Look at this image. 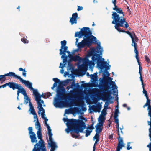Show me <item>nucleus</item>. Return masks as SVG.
Returning a JSON list of instances; mask_svg holds the SVG:
<instances>
[{
  "label": "nucleus",
  "mask_w": 151,
  "mask_h": 151,
  "mask_svg": "<svg viewBox=\"0 0 151 151\" xmlns=\"http://www.w3.org/2000/svg\"><path fill=\"white\" fill-rule=\"evenodd\" d=\"M31 110V113L34 115V118H37V114L35 112V111L34 108H32L31 109H30L29 110Z\"/></svg>",
  "instance_id": "29"
},
{
  "label": "nucleus",
  "mask_w": 151,
  "mask_h": 151,
  "mask_svg": "<svg viewBox=\"0 0 151 151\" xmlns=\"http://www.w3.org/2000/svg\"><path fill=\"white\" fill-rule=\"evenodd\" d=\"M103 90L102 95L103 98L105 99H109L111 96L112 92L111 90H109V89H107L106 88Z\"/></svg>",
  "instance_id": "14"
},
{
  "label": "nucleus",
  "mask_w": 151,
  "mask_h": 151,
  "mask_svg": "<svg viewBox=\"0 0 151 151\" xmlns=\"http://www.w3.org/2000/svg\"><path fill=\"white\" fill-rule=\"evenodd\" d=\"M134 51L136 54L135 58L137 60V62L138 63V64L139 65V69H142V67L140 66V62H139V52L138 50L137 49L135 50H134Z\"/></svg>",
  "instance_id": "20"
},
{
  "label": "nucleus",
  "mask_w": 151,
  "mask_h": 151,
  "mask_svg": "<svg viewBox=\"0 0 151 151\" xmlns=\"http://www.w3.org/2000/svg\"><path fill=\"white\" fill-rule=\"evenodd\" d=\"M69 56L72 60L75 62L80 61L82 60V58L80 57L77 55L73 56L72 55H70Z\"/></svg>",
  "instance_id": "19"
},
{
  "label": "nucleus",
  "mask_w": 151,
  "mask_h": 151,
  "mask_svg": "<svg viewBox=\"0 0 151 151\" xmlns=\"http://www.w3.org/2000/svg\"><path fill=\"white\" fill-rule=\"evenodd\" d=\"M101 113L103 114V115H106V109H105V108L101 112Z\"/></svg>",
  "instance_id": "50"
},
{
  "label": "nucleus",
  "mask_w": 151,
  "mask_h": 151,
  "mask_svg": "<svg viewBox=\"0 0 151 151\" xmlns=\"http://www.w3.org/2000/svg\"><path fill=\"white\" fill-rule=\"evenodd\" d=\"M70 22L71 23V25H73L74 24H76L77 23V19L71 17L70 18Z\"/></svg>",
  "instance_id": "27"
},
{
  "label": "nucleus",
  "mask_w": 151,
  "mask_h": 151,
  "mask_svg": "<svg viewBox=\"0 0 151 151\" xmlns=\"http://www.w3.org/2000/svg\"><path fill=\"white\" fill-rule=\"evenodd\" d=\"M83 62L85 64L87 65L88 64L89 61L88 58L87 57H86L83 59Z\"/></svg>",
  "instance_id": "37"
},
{
  "label": "nucleus",
  "mask_w": 151,
  "mask_h": 151,
  "mask_svg": "<svg viewBox=\"0 0 151 151\" xmlns=\"http://www.w3.org/2000/svg\"><path fill=\"white\" fill-rule=\"evenodd\" d=\"M116 131L118 132H119V123H116Z\"/></svg>",
  "instance_id": "56"
},
{
  "label": "nucleus",
  "mask_w": 151,
  "mask_h": 151,
  "mask_svg": "<svg viewBox=\"0 0 151 151\" xmlns=\"http://www.w3.org/2000/svg\"><path fill=\"white\" fill-rule=\"evenodd\" d=\"M73 120L74 121L69 122L70 124H75L73 129L74 132H71L70 134L73 137L76 138L80 136L79 132H83V130L86 127V125L84 121L80 119Z\"/></svg>",
  "instance_id": "4"
},
{
  "label": "nucleus",
  "mask_w": 151,
  "mask_h": 151,
  "mask_svg": "<svg viewBox=\"0 0 151 151\" xmlns=\"http://www.w3.org/2000/svg\"><path fill=\"white\" fill-rule=\"evenodd\" d=\"M130 144V142H128L127 143V150H129L131 149L132 148V147L130 146L129 145V144Z\"/></svg>",
  "instance_id": "51"
},
{
  "label": "nucleus",
  "mask_w": 151,
  "mask_h": 151,
  "mask_svg": "<svg viewBox=\"0 0 151 151\" xmlns=\"http://www.w3.org/2000/svg\"><path fill=\"white\" fill-rule=\"evenodd\" d=\"M73 120L76 119H68V118H63V120L67 122L66 124L68 128L66 129L65 130L67 133H69L70 131H71L72 132H73V129L74 128L75 124L74 125L70 124V123H69V122H70L74 121Z\"/></svg>",
  "instance_id": "11"
},
{
  "label": "nucleus",
  "mask_w": 151,
  "mask_h": 151,
  "mask_svg": "<svg viewBox=\"0 0 151 151\" xmlns=\"http://www.w3.org/2000/svg\"><path fill=\"white\" fill-rule=\"evenodd\" d=\"M46 98H48L50 96H52V94L50 92H48L45 94Z\"/></svg>",
  "instance_id": "48"
},
{
  "label": "nucleus",
  "mask_w": 151,
  "mask_h": 151,
  "mask_svg": "<svg viewBox=\"0 0 151 151\" xmlns=\"http://www.w3.org/2000/svg\"><path fill=\"white\" fill-rule=\"evenodd\" d=\"M28 130L29 131V134H33V133H34V132L33 131H32L33 129L32 127H29L28 128Z\"/></svg>",
  "instance_id": "39"
},
{
  "label": "nucleus",
  "mask_w": 151,
  "mask_h": 151,
  "mask_svg": "<svg viewBox=\"0 0 151 151\" xmlns=\"http://www.w3.org/2000/svg\"><path fill=\"white\" fill-rule=\"evenodd\" d=\"M145 60L147 61V62L149 63L150 62V60L148 57L146 55H145Z\"/></svg>",
  "instance_id": "47"
},
{
  "label": "nucleus",
  "mask_w": 151,
  "mask_h": 151,
  "mask_svg": "<svg viewBox=\"0 0 151 151\" xmlns=\"http://www.w3.org/2000/svg\"><path fill=\"white\" fill-rule=\"evenodd\" d=\"M92 132V130H86V134L85 136L86 137H87L88 136L90 135L91 133Z\"/></svg>",
  "instance_id": "36"
},
{
  "label": "nucleus",
  "mask_w": 151,
  "mask_h": 151,
  "mask_svg": "<svg viewBox=\"0 0 151 151\" xmlns=\"http://www.w3.org/2000/svg\"><path fill=\"white\" fill-rule=\"evenodd\" d=\"M5 84V87L7 86L10 88L12 89L13 90H15L17 89L19 84L12 81L7 82Z\"/></svg>",
  "instance_id": "15"
},
{
  "label": "nucleus",
  "mask_w": 151,
  "mask_h": 151,
  "mask_svg": "<svg viewBox=\"0 0 151 151\" xmlns=\"http://www.w3.org/2000/svg\"><path fill=\"white\" fill-rule=\"evenodd\" d=\"M103 79L102 78H101L100 79V81L102 79ZM102 84V82H100V84ZM92 87H98L99 86V85L98 84L97 82H96V81H93L92 82Z\"/></svg>",
  "instance_id": "25"
},
{
  "label": "nucleus",
  "mask_w": 151,
  "mask_h": 151,
  "mask_svg": "<svg viewBox=\"0 0 151 151\" xmlns=\"http://www.w3.org/2000/svg\"><path fill=\"white\" fill-rule=\"evenodd\" d=\"M67 44V42L65 40H64L61 42V47H63V46L66 45Z\"/></svg>",
  "instance_id": "38"
},
{
  "label": "nucleus",
  "mask_w": 151,
  "mask_h": 151,
  "mask_svg": "<svg viewBox=\"0 0 151 151\" xmlns=\"http://www.w3.org/2000/svg\"><path fill=\"white\" fill-rule=\"evenodd\" d=\"M45 120L44 124L45 125H47L48 124L47 123V122L48 121V119L46 117L44 118L43 119Z\"/></svg>",
  "instance_id": "55"
},
{
  "label": "nucleus",
  "mask_w": 151,
  "mask_h": 151,
  "mask_svg": "<svg viewBox=\"0 0 151 151\" xmlns=\"http://www.w3.org/2000/svg\"><path fill=\"white\" fill-rule=\"evenodd\" d=\"M63 51H66L68 50V47L67 46H66V45H65V46H63Z\"/></svg>",
  "instance_id": "59"
},
{
  "label": "nucleus",
  "mask_w": 151,
  "mask_h": 151,
  "mask_svg": "<svg viewBox=\"0 0 151 151\" xmlns=\"http://www.w3.org/2000/svg\"><path fill=\"white\" fill-rule=\"evenodd\" d=\"M93 139H96V140H100L99 134L98 133H96L95 136L93 137Z\"/></svg>",
  "instance_id": "34"
},
{
  "label": "nucleus",
  "mask_w": 151,
  "mask_h": 151,
  "mask_svg": "<svg viewBox=\"0 0 151 151\" xmlns=\"http://www.w3.org/2000/svg\"><path fill=\"white\" fill-rule=\"evenodd\" d=\"M98 121L104 122L105 120V116L103 115H100L99 118L98 119Z\"/></svg>",
  "instance_id": "30"
},
{
  "label": "nucleus",
  "mask_w": 151,
  "mask_h": 151,
  "mask_svg": "<svg viewBox=\"0 0 151 151\" xmlns=\"http://www.w3.org/2000/svg\"><path fill=\"white\" fill-rule=\"evenodd\" d=\"M103 76L104 77V78L103 79H105L108 81V84L109 83L110 81H111L113 79L111 77L109 76H107L106 74H103Z\"/></svg>",
  "instance_id": "24"
},
{
  "label": "nucleus",
  "mask_w": 151,
  "mask_h": 151,
  "mask_svg": "<svg viewBox=\"0 0 151 151\" xmlns=\"http://www.w3.org/2000/svg\"><path fill=\"white\" fill-rule=\"evenodd\" d=\"M62 53V55H62L61 58H65L63 60V63H65L67 61V56H66L65 51H63V52Z\"/></svg>",
  "instance_id": "23"
},
{
  "label": "nucleus",
  "mask_w": 151,
  "mask_h": 151,
  "mask_svg": "<svg viewBox=\"0 0 151 151\" xmlns=\"http://www.w3.org/2000/svg\"><path fill=\"white\" fill-rule=\"evenodd\" d=\"M37 108L39 110V111L38 112V114H41L42 118L43 119L45 118V110L42 107V104H39Z\"/></svg>",
  "instance_id": "16"
},
{
  "label": "nucleus",
  "mask_w": 151,
  "mask_h": 151,
  "mask_svg": "<svg viewBox=\"0 0 151 151\" xmlns=\"http://www.w3.org/2000/svg\"><path fill=\"white\" fill-rule=\"evenodd\" d=\"M112 89L114 90V89H117V86L116 85L114 84L113 86H112Z\"/></svg>",
  "instance_id": "61"
},
{
  "label": "nucleus",
  "mask_w": 151,
  "mask_h": 151,
  "mask_svg": "<svg viewBox=\"0 0 151 151\" xmlns=\"http://www.w3.org/2000/svg\"><path fill=\"white\" fill-rule=\"evenodd\" d=\"M48 135L49 136V141H50V142H53V139L52 138V137L53 135V134L52 132L48 133Z\"/></svg>",
  "instance_id": "35"
},
{
  "label": "nucleus",
  "mask_w": 151,
  "mask_h": 151,
  "mask_svg": "<svg viewBox=\"0 0 151 151\" xmlns=\"http://www.w3.org/2000/svg\"><path fill=\"white\" fill-rule=\"evenodd\" d=\"M37 119V122L35 124V126L37 125L38 127L37 128H38V130H41V125L40 124V123L39 122L38 118H36Z\"/></svg>",
  "instance_id": "32"
},
{
  "label": "nucleus",
  "mask_w": 151,
  "mask_h": 151,
  "mask_svg": "<svg viewBox=\"0 0 151 151\" xmlns=\"http://www.w3.org/2000/svg\"><path fill=\"white\" fill-rule=\"evenodd\" d=\"M46 126L47 127V129L48 131V133L51 132L52 130L49 126L48 124Z\"/></svg>",
  "instance_id": "52"
},
{
  "label": "nucleus",
  "mask_w": 151,
  "mask_h": 151,
  "mask_svg": "<svg viewBox=\"0 0 151 151\" xmlns=\"http://www.w3.org/2000/svg\"><path fill=\"white\" fill-rule=\"evenodd\" d=\"M97 45L98 46L96 48L93 47L91 49L90 54L91 55H92V59L93 61L97 60V66L101 70L105 68L103 74H107V76H109L110 74L109 73L107 70L109 69L110 67L107 66L106 61H102L99 60L100 55H102L103 50L100 46V43L98 44Z\"/></svg>",
  "instance_id": "2"
},
{
  "label": "nucleus",
  "mask_w": 151,
  "mask_h": 151,
  "mask_svg": "<svg viewBox=\"0 0 151 151\" xmlns=\"http://www.w3.org/2000/svg\"><path fill=\"white\" fill-rule=\"evenodd\" d=\"M15 73L12 72H9V73L5 74L4 75H0V81L3 82L6 80H9L11 78H14Z\"/></svg>",
  "instance_id": "12"
},
{
  "label": "nucleus",
  "mask_w": 151,
  "mask_h": 151,
  "mask_svg": "<svg viewBox=\"0 0 151 151\" xmlns=\"http://www.w3.org/2000/svg\"><path fill=\"white\" fill-rule=\"evenodd\" d=\"M112 24H115V25L114 26V27L117 30H118L119 32H125V31L124 30L121 29L119 28V27H123L124 24V27L126 28H127L129 27V25L127 22H126V20H125L123 22L122 24L120 23V22H117L115 23H112Z\"/></svg>",
  "instance_id": "10"
},
{
  "label": "nucleus",
  "mask_w": 151,
  "mask_h": 151,
  "mask_svg": "<svg viewBox=\"0 0 151 151\" xmlns=\"http://www.w3.org/2000/svg\"><path fill=\"white\" fill-rule=\"evenodd\" d=\"M112 3L114 4V7L113 8V9L116 11L119 8H117V6L116 5V0H112Z\"/></svg>",
  "instance_id": "31"
},
{
  "label": "nucleus",
  "mask_w": 151,
  "mask_h": 151,
  "mask_svg": "<svg viewBox=\"0 0 151 151\" xmlns=\"http://www.w3.org/2000/svg\"><path fill=\"white\" fill-rule=\"evenodd\" d=\"M116 11L117 12H113L112 14V18L113 19L112 23L119 22L122 24L126 19L124 17L125 15L122 9L119 8Z\"/></svg>",
  "instance_id": "6"
},
{
  "label": "nucleus",
  "mask_w": 151,
  "mask_h": 151,
  "mask_svg": "<svg viewBox=\"0 0 151 151\" xmlns=\"http://www.w3.org/2000/svg\"><path fill=\"white\" fill-rule=\"evenodd\" d=\"M17 89V91L23 94L25 97H27V95L26 93L25 89L22 87L21 84H19Z\"/></svg>",
  "instance_id": "17"
},
{
  "label": "nucleus",
  "mask_w": 151,
  "mask_h": 151,
  "mask_svg": "<svg viewBox=\"0 0 151 151\" xmlns=\"http://www.w3.org/2000/svg\"><path fill=\"white\" fill-rule=\"evenodd\" d=\"M30 138L31 139V142L32 143L36 142L37 143V139L36 134L34 133L29 134Z\"/></svg>",
  "instance_id": "18"
},
{
  "label": "nucleus",
  "mask_w": 151,
  "mask_h": 151,
  "mask_svg": "<svg viewBox=\"0 0 151 151\" xmlns=\"http://www.w3.org/2000/svg\"><path fill=\"white\" fill-rule=\"evenodd\" d=\"M102 82V84H100L99 85L100 88H106L107 89H109L111 88L110 86L112 85L113 86L115 84V83L113 81H110L109 83L108 84V81L105 78L104 79H102L101 80H100V82Z\"/></svg>",
  "instance_id": "8"
},
{
  "label": "nucleus",
  "mask_w": 151,
  "mask_h": 151,
  "mask_svg": "<svg viewBox=\"0 0 151 151\" xmlns=\"http://www.w3.org/2000/svg\"><path fill=\"white\" fill-rule=\"evenodd\" d=\"M114 121L116 123H119V119L118 118H114Z\"/></svg>",
  "instance_id": "64"
},
{
  "label": "nucleus",
  "mask_w": 151,
  "mask_h": 151,
  "mask_svg": "<svg viewBox=\"0 0 151 151\" xmlns=\"http://www.w3.org/2000/svg\"><path fill=\"white\" fill-rule=\"evenodd\" d=\"M27 97V98L25 99L24 100V102L26 104H28V102L29 103V102L31 101V100L28 97V96H27V97Z\"/></svg>",
  "instance_id": "43"
},
{
  "label": "nucleus",
  "mask_w": 151,
  "mask_h": 151,
  "mask_svg": "<svg viewBox=\"0 0 151 151\" xmlns=\"http://www.w3.org/2000/svg\"><path fill=\"white\" fill-rule=\"evenodd\" d=\"M78 17V14L77 13H73L72 15V17L73 18H76L77 19Z\"/></svg>",
  "instance_id": "44"
},
{
  "label": "nucleus",
  "mask_w": 151,
  "mask_h": 151,
  "mask_svg": "<svg viewBox=\"0 0 151 151\" xmlns=\"http://www.w3.org/2000/svg\"><path fill=\"white\" fill-rule=\"evenodd\" d=\"M48 144L50 145L51 147L50 150L52 151H54L55 149L57 147L55 143L54 142H50V143L49 142Z\"/></svg>",
  "instance_id": "21"
},
{
  "label": "nucleus",
  "mask_w": 151,
  "mask_h": 151,
  "mask_svg": "<svg viewBox=\"0 0 151 151\" xmlns=\"http://www.w3.org/2000/svg\"><path fill=\"white\" fill-rule=\"evenodd\" d=\"M21 41L24 43H28L29 42V41L25 38H22L21 39Z\"/></svg>",
  "instance_id": "41"
},
{
  "label": "nucleus",
  "mask_w": 151,
  "mask_h": 151,
  "mask_svg": "<svg viewBox=\"0 0 151 151\" xmlns=\"http://www.w3.org/2000/svg\"><path fill=\"white\" fill-rule=\"evenodd\" d=\"M139 78H140V81L141 82V83H142L141 84L142 85V86H144V83H143V80L142 79V76H140L139 77Z\"/></svg>",
  "instance_id": "54"
},
{
  "label": "nucleus",
  "mask_w": 151,
  "mask_h": 151,
  "mask_svg": "<svg viewBox=\"0 0 151 151\" xmlns=\"http://www.w3.org/2000/svg\"><path fill=\"white\" fill-rule=\"evenodd\" d=\"M33 95L35 98V100L37 102V104L38 106L39 104H41L40 102V101H41V98L43 97L44 98H46L45 94V95H44L43 93L42 95H40L37 90H34V92H33Z\"/></svg>",
  "instance_id": "13"
},
{
  "label": "nucleus",
  "mask_w": 151,
  "mask_h": 151,
  "mask_svg": "<svg viewBox=\"0 0 151 151\" xmlns=\"http://www.w3.org/2000/svg\"><path fill=\"white\" fill-rule=\"evenodd\" d=\"M83 9V7L82 6H78L77 10L78 11H80L81 10H82Z\"/></svg>",
  "instance_id": "57"
},
{
  "label": "nucleus",
  "mask_w": 151,
  "mask_h": 151,
  "mask_svg": "<svg viewBox=\"0 0 151 151\" xmlns=\"http://www.w3.org/2000/svg\"><path fill=\"white\" fill-rule=\"evenodd\" d=\"M98 122L99 123L97 124L96 125H97V126H100V127L102 126L103 125L104 122L100 121H98Z\"/></svg>",
  "instance_id": "45"
},
{
  "label": "nucleus",
  "mask_w": 151,
  "mask_h": 151,
  "mask_svg": "<svg viewBox=\"0 0 151 151\" xmlns=\"http://www.w3.org/2000/svg\"><path fill=\"white\" fill-rule=\"evenodd\" d=\"M124 146V144L118 143L116 149L120 150Z\"/></svg>",
  "instance_id": "33"
},
{
  "label": "nucleus",
  "mask_w": 151,
  "mask_h": 151,
  "mask_svg": "<svg viewBox=\"0 0 151 151\" xmlns=\"http://www.w3.org/2000/svg\"><path fill=\"white\" fill-rule=\"evenodd\" d=\"M92 60H93L92 59ZM91 60V61H89L88 62V63L87 65V66L89 65L90 66H91L92 65H94V63L93 62V60ZM94 62H95V61H94Z\"/></svg>",
  "instance_id": "40"
},
{
  "label": "nucleus",
  "mask_w": 151,
  "mask_h": 151,
  "mask_svg": "<svg viewBox=\"0 0 151 151\" xmlns=\"http://www.w3.org/2000/svg\"><path fill=\"white\" fill-rule=\"evenodd\" d=\"M97 107V106H96L93 105L91 106V109L93 110V111L96 112V109Z\"/></svg>",
  "instance_id": "46"
},
{
  "label": "nucleus",
  "mask_w": 151,
  "mask_h": 151,
  "mask_svg": "<svg viewBox=\"0 0 151 151\" xmlns=\"http://www.w3.org/2000/svg\"><path fill=\"white\" fill-rule=\"evenodd\" d=\"M87 129H88L91 130H92L94 129V127L93 126V124H91L90 126H89L87 127Z\"/></svg>",
  "instance_id": "49"
},
{
  "label": "nucleus",
  "mask_w": 151,
  "mask_h": 151,
  "mask_svg": "<svg viewBox=\"0 0 151 151\" xmlns=\"http://www.w3.org/2000/svg\"><path fill=\"white\" fill-rule=\"evenodd\" d=\"M14 78H15L17 79H19L21 82L22 83L24 84L28 88H29L30 90H32L33 92H34V90H36L37 89H35L32 88V84L29 81L23 80L22 78H21L20 76H18L15 74V73Z\"/></svg>",
  "instance_id": "9"
},
{
  "label": "nucleus",
  "mask_w": 151,
  "mask_h": 151,
  "mask_svg": "<svg viewBox=\"0 0 151 151\" xmlns=\"http://www.w3.org/2000/svg\"><path fill=\"white\" fill-rule=\"evenodd\" d=\"M117 134L118 136V137L117 138L118 139V143L124 144L123 143L122 138L121 137V135L120 133L119 132H118Z\"/></svg>",
  "instance_id": "28"
},
{
  "label": "nucleus",
  "mask_w": 151,
  "mask_h": 151,
  "mask_svg": "<svg viewBox=\"0 0 151 151\" xmlns=\"http://www.w3.org/2000/svg\"><path fill=\"white\" fill-rule=\"evenodd\" d=\"M147 147L149 148V151H151V142H150L148 145H147Z\"/></svg>",
  "instance_id": "60"
},
{
  "label": "nucleus",
  "mask_w": 151,
  "mask_h": 151,
  "mask_svg": "<svg viewBox=\"0 0 151 151\" xmlns=\"http://www.w3.org/2000/svg\"><path fill=\"white\" fill-rule=\"evenodd\" d=\"M95 127L96 128L95 131L96 133L100 134V133L102 131V128L100 126H97V125H96Z\"/></svg>",
  "instance_id": "26"
},
{
  "label": "nucleus",
  "mask_w": 151,
  "mask_h": 151,
  "mask_svg": "<svg viewBox=\"0 0 151 151\" xmlns=\"http://www.w3.org/2000/svg\"><path fill=\"white\" fill-rule=\"evenodd\" d=\"M46 126L47 127V129L48 131V133L51 132L52 130L49 126L48 124Z\"/></svg>",
  "instance_id": "53"
},
{
  "label": "nucleus",
  "mask_w": 151,
  "mask_h": 151,
  "mask_svg": "<svg viewBox=\"0 0 151 151\" xmlns=\"http://www.w3.org/2000/svg\"><path fill=\"white\" fill-rule=\"evenodd\" d=\"M37 133L38 139L40 140L34 145L32 151H46L44 142L42 139V134L41 130H38Z\"/></svg>",
  "instance_id": "5"
},
{
  "label": "nucleus",
  "mask_w": 151,
  "mask_h": 151,
  "mask_svg": "<svg viewBox=\"0 0 151 151\" xmlns=\"http://www.w3.org/2000/svg\"><path fill=\"white\" fill-rule=\"evenodd\" d=\"M108 138L109 139L112 140L113 139V134L110 135Z\"/></svg>",
  "instance_id": "63"
},
{
  "label": "nucleus",
  "mask_w": 151,
  "mask_h": 151,
  "mask_svg": "<svg viewBox=\"0 0 151 151\" xmlns=\"http://www.w3.org/2000/svg\"><path fill=\"white\" fill-rule=\"evenodd\" d=\"M63 47H61V48L59 50V51H60V53H59V54L60 55H62V52H63Z\"/></svg>",
  "instance_id": "62"
},
{
  "label": "nucleus",
  "mask_w": 151,
  "mask_h": 151,
  "mask_svg": "<svg viewBox=\"0 0 151 151\" xmlns=\"http://www.w3.org/2000/svg\"><path fill=\"white\" fill-rule=\"evenodd\" d=\"M53 80L55 82V83L51 87L52 89H53L54 88L57 86V83L59 84L58 87V89L57 91V97L55 98V99L54 105L56 107H60L65 103L64 101L62 100L64 99V94L65 89L63 86L64 85V83H65V82L63 81L61 82L60 80L57 78H53Z\"/></svg>",
  "instance_id": "3"
},
{
  "label": "nucleus",
  "mask_w": 151,
  "mask_h": 151,
  "mask_svg": "<svg viewBox=\"0 0 151 151\" xmlns=\"http://www.w3.org/2000/svg\"><path fill=\"white\" fill-rule=\"evenodd\" d=\"M91 78L93 80V81H96L97 80V73H94L93 74H91Z\"/></svg>",
  "instance_id": "22"
},
{
  "label": "nucleus",
  "mask_w": 151,
  "mask_h": 151,
  "mask_svg": "<svg viewBox=\"0 0 151 151\" xmlns=\"http://www.w3.org/2000/svg\"><path fill=\"white\" fill-rule=\"evenodd\" d=\"M97 107L96 109V112H100V110L101 109V105H99L97 106Z\"/></svg>",
  "instance_id": "42"
},
{
  "label": "nucleus",
  "mask_w": 151,
  "mask_h": 151,
  "mask_svg": "<svg viewBox=\"0 0 151 151\" xmlns=\"http://www.w3.org/2000/svg\"><path fill=\"white\" fill-rule=\"evenodd\" d=\"M29 106L30 107V109L34 108V107L31 101L29 102Z\"/></svg>",
  "instance_id": "58"
},
{
  "label": "nucleus",
  "mask_w": 151,
  "mask_h": 151,
  "mask_svg": "<svg viewBox=\"0 0 151 151\" xmlns=\"http://www.w3.org/2000/svg\"><path fill=\"white\" fill-rule=\"evenodd\" d=\"M92 35V32L88 27H83L80 31L75 33V37H78L79 38H81L84 36L85 38L78 43L77 47L78 48H83L85 46L89 47L92 43H96V38Z\"/></svg>",
  "instance_id": "1"
},
{
  "label": "nucleus",
  "mask_w": 151,
  "mask_h": 151,
  "mask_svg": "<svg viewBox=\"0 0 151 151\" xmlns=\"http://www.w3.org/2000/svg\"><path fill=\"white\" fill-rule=\"evenodd\" d=\"M125 33L128 34L131 38L132 42L131 45L134 47V50H137V44L136 42H138L139 39L135 35L134 32H132V34L128 31H126Z\"/></svg>",
  "instance_id": "7"
}]
</instances>
